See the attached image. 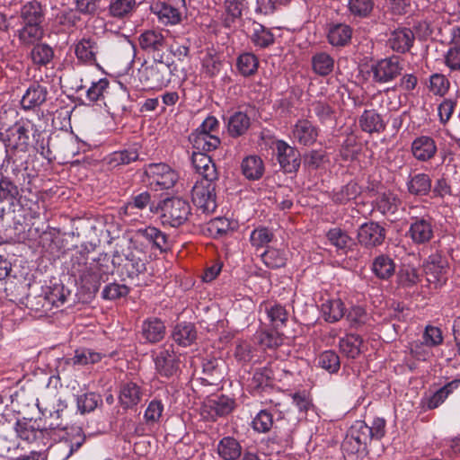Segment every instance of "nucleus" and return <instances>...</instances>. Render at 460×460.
<instances>
[{
  "label": "nucleus",
  "instance_id": "obj_55",
  "mask_svg": "<svg viewBox=\"0 0 460 460\" xmlns=\"http://www.w3.org/2000/svg\"><path fill=\"white\" fill-rule=\"evenodd\" d=\"M136 0H112L109 5V13L112 17H128L136 8Z\"/></svg>",
  "mask_w": 460,
  "mask_h": 460
},
{
  "label": "nucleus",
  "instance_id": "obj_42",
  "mask_svg": "<svg viewBox=\"0 0 460 460\" xmlns=\"http://www.w3.org/2000/svg\"><path fill=\"white\" fill-rule=\"evenodd\" d=\"M362 338L358 334H347L339 341L341 352L349 358H356L361 353Z\"/></svg>",
  "mask_w": 460,
  "mask_h": 460
},
{
  "label": "nucleus",
  "instance_id": "obj_46",
  "mask_svg": "<svg viewBox=\"0 0 460 460\" xmlns=\"http://www.w3.org/2000/svg\"><path fill=\"white\" fill-rule=\"evenodd\" d=\"M311 63L313 71L320 76L330 75L334 68L333 58L323 51L313 55Z\"/></svg>",
  "mask_w": 460,
  "mask_h": 460
},
{
  "label": "nucleus",
  "instance_id": "obj_7",
  "mask_svg": "<svg viewBox=\"0 0 460 460\" xmlns=\"http://www.w3.org/2000/svg\"><path fill=\"white\" fill-rule=\"evenodd\" d=\"M144 173L148 178L149 185L155 190H168L173 187L178 180V173L164 163L146 165Z\"/></svg>",
  "mask_w": 460,
  "mask_h": 460
},
{
  "label": "nucleus",
  "instance_id": "obj_26",
  "mask_svg": "<svg viewBox=\"0 0 460 460\" xmlns=\"http://www.w3.org/2000/svg\"><path fill=\"white\" fill-rule=\"evenodd\" d=\"M98 45L94 39L90 37L82 38L75 48V53L77 59L84 64L93 65L96 63V55L98 54Z\"/></svg>",
  "mask_w": 460,
  "mask_h": 460
},
{
  "label": "nucleus",
  "instance_id": "obj_11",
  "mask_svg": "<svg viewBox=\"0 0 460 460\" xmlns=\"http://www.w3.org/2000/svg\"><path fill=\"white\" fill-rule=\"evenodd\" d=\"M17 432L11 422L0 424V456L11 459L22 458L27 460L25 455L19 453Z\"/></svg>",
  "mask_w": 460,
  "mask_h": 460
},
{
  "label": "nucleus",
  "instance_id": "obj_50",
  "mask_svg": "<svg viewBox=\"0 0 460 460\" xmlns=\"http://www.w3.org/2000/svg\"><path fill=\"white\" fill-rule=\"evenodd\" d=\"M69 295L70 291L66 289L64 287V285H54L53 287L49 288L48 290L45 292V304L43 305V306L49 305L51 306L59 307L66 303V298Z\"/></svg>",
  "mask_w": 460,
  "mask_h": 460
},
{
  "label": "nucleus",
  "instance_id": "obj_49",
  "mask_svg": "<svg viewBox=\"0 0 460 460\" xmlns=\"http://www.w3.org/2000/svg\"><path fill=\"white\" fill-rule=\"evenodd\" d=\"M152 201L151 194L148 191H142L131 195L127 203L121 208L125 215L135 214V209L143 210L147 208Z\"/></svg>",
  "mask_w": 460,
  "mask_h": 460
},
{
  "label": "nucleus",
  "instance_id": "obj_10",
  "mask_svg": "<svg viewBox=\"0 0 460 460\" xmlns=\"http://www.w3.org/2000/svg\"><path fill=\"white\" fill-rule=\"evenodd\" d=\"M271 145L280 167L286 172H296L299 169L300 154L296 147L280 139H273Z\"/></svg>",
  "mask_w": 460,
  "mask_h": 460
},
{
  "label": "nucleus",
  "instance_id": "obj_30",
  "mask_svg": "<svg viewBox=\"0 0 460 460\" xmlns=\"http://www.w3.org/2000/svg\"><path fill=\"white\" fill-rule=\"evenodd\" d=\"M22 155H13V160L8 159V155H5L1 169L8 175V169L11 168V173L15 178L18 184L21 183V177L25 181L26 177H29L27 172V161Z\"/></svg>",
  "mask_w": 460,
  "mask_h": 460
},
{
  "label": "nucleus",
  "instance_id": "obj_52",
  "mask_svg": "<svg viewBox=\"0 0 460 460\" xmlns=\"http://www.w3.org/2000/svg\"><path fill=\"white\" fill-rule=\"evenodd\" d=\"M264 264L270 269H279L284 267L287 263V253L283 250L269 248L261 254Z\"/></svg>",
  "mask_w": 460,
  "mask_h": 460
},
{
  "label": "nucleus",
  "instance_id": "obj_53",
  "mask_svg": "<svg viewBox=\"0 0 460 460\" xmlns=\"http://www.w3.org/2000/svg\"><path fill=\"white\" fill-rule=\"evenodd\" d=\"M20 195L18 184L9 175H3L0 179V201L13 202Z\"/></svg>",
  "mask_w": 460,
  "mask_h": 460
},
{
  "label": "nucleus",
  "instance_id": "obj_20",
  "mask_svg": "<svg viewBox=\"0 0 460 460\" xmlns=\"http://www.w3.org/2000/svg\"><path fill=\"white\" fill-rule=\"evenodd\" d=\"M438 148L435 140L429 136L416 137L411 146L412 156L419 162H428L437 154Z\"/></svg>",
  "mask_w": 460,
  "mask_h": 460
},
{
  "label": "nucleus",
  "instance_id": "obj_13",
  "mask_svg": "<svg viewBox=\"0 0 460 460\" xmlns=\"http://www.w3.org/2000/svg\"><path fill=\"white\" fill-rule=\"evenodd\" d=\"M138 42L140 48L145 52L153 56L154 60H157V58H164L167 41L162 31L156 30H146L139 35Z\"/></svg>",
  "mask_w": 460,
  "mask_h": 460
},
{
  "label": "nucleus",
  "instance_id": "obj_3",
  "mask_svg": "<svg viewBox=\"0 0 460 460\" xmlns=\"http://www.w3.org/2000/svg\"><path fill=\"white\" fill-rule=\"evenodd\" d=\"M3 143L5 147V155L8 159L13 160V155H22L29 150L30 129L24 122H15L4 131Z\"/></svg>",
  "mask_w": 460,
  "mask_h": 460
},
{
  "label": "nucleus",
  "instance_id": "obj_22",
  "mask_svg": "<svg viewBox=\"0 0 460 460\" xmlns=\"http://www.w3.org/2000/svg\"><path fill=\"white\" fill-rule=\"evenodd\" d=\"M152 12L164 25H176L182 20V12L166 2H157L151 6Z\"/></svg>",
  "mask_w": 460,
  "mask_h": 460
},
{
  "label": "nucleus",
  "instance_id": "obj_4",
  "mask_svg": "<svg viewBox=\"0 0 460 460\" xmlns=\"http://www.w3.org/2000/svg\"><path fill=\"white\" fill-rule=\"evenodd\" d=\"M153 360L156 373L167 379L177 376L181 372V360L173 345H164L153 352Z\"/></svg>",
  "mask_w": 460,
  "mask_h": 460
},
{
  "label": "nucleus",
  "instance_id": "obj_18",
  "mask_svg": "<svg viewBox=\"0 0 460 460\" xmlns=\"http://www.w3.org/2000/svg\"><path fill=\"white\" fill-rule=\"evenodd\" d=\"M191 163L200 180L218 181V172L212 158L202 152H193Z\"/></svg>",
  "mask_w": 460,
  "mask_h": 460
},
{
  "label": "nucleus",
  "instance_id": "obj_62",
  "mask_svg": "<svg viewBox=\"0 0 460 460\" xmlns=\"http://www.w3.org/2000/svg\"><path fill=\"white\" fill-rule=\"evenodd\" d=\"M349 13L359 18L367 17L374 8L373 0H349Z\"/></svg>",
  "mask_w": 460,
  "mask_h": 460
},
{
  "label": "nucleus",
  "instance_id": "obj_15",
  "mask_svg": "<svg viewBox=\"0 0 460 460\" xmlns=\"http://www.w3.org/2000/svg\"><path fill=\"white\" fill-rule=\"evenodd\" d=\"M408 235L416 244L429 243L434 235V225L429 217H413L408 230Z\"/></svg>",
  "mask_w": 460,
  "mask_h": 460
},
{
  "label": "nucleus",
  "instance_id": "obj_63",
  "mask_svg": "<svg viewBox=\"0 0 460 460\" xmlns=\"http://www.w3.org/2000/svg\"><path fill=\"white\" fill-rule=\"evenodd\" d=\"M420 280L417 270L411 266H403L397 274V281L402 288H411Z\"/></svg>",
  "mask_w": 460,
  "mask_h": 460
},
{
  "label": "nucleus",
  "instance_id": "obj_54",
  "mask_svg": "<svg viewBox=\"0 0 460 460\" xmlns=\"http://www.w3.org/2000/svg\"><path fill=\"white\" fill-rule=\"evenodd\" d=\"M326 237L330 243L338 250L345 251L352 244V238L346 231L339 227L331 228L327 232Z\"/></svg>",
  "mask_w": 460,
  "mask_h": 460
},
{
  "label": "nucleus",
  "instance_id": "obj_6",
  "mask_svg": "<svg viewBox=\"0 0 460 460\" xmlns=\"http://www.w3.org/2000/svg\"><path fill=\"white\" fill-rule=\"evenodd\" d=\"M170 66L157 58L150 66H143L138 71V78L144 88L161 89L170 82Z\"/></svg>",
  "mask_w": 460,
  "mask_h": 460
},
{
  "label": "nucleus",
  "instance_id": "obj_28",
  "mask_svg": "<svg viewBox=\"0 0 460 460\" xmlns=\"http://www.w3.org/2000/svg\"><path fill=\"white\" fill-rule=\"evenodd\" d=\"M396 264L387 254L376 256L371 265L373 274L381 280L390 279L395 273Z\"/></svg>",
  "mask_w": 460,
  "mask_h": 460
},
{
  "label": "nucleus",
  "instance_id": "obj_16",
  "mask_svg": "<svg viewBox=\"0 0 460 460\" xmlns=\"http://www.w3.org/2000/svg\"><path fill=\"white\" fill-rule=\"evenodd\" d=\"M319 135V128L310 120L305 119H298L291 129L293 142L308 146L315 143Z\"/></svg>",
  "mask_w": 460,
  "mask_h": 460
},
{
  "label": "nucleus",
  "instance_id": "obj_27",
  "mask_svg": "<svg viewBox=\"0 0 460 460\" xmlns=\"http://www.w3.org/2000/svg\"><path fill=\"white\" fill-rule=\"evenodd\" d=\"M198 332L192 323L181 322L177 323L172 332V340L181 347H188L197 340Z\"/></svg>",
  "mask_w": 460,
  "mask_h": 460
},
{
  "label": "nucleus",
  "instance_id": "obj_51",
  "mask_svg": "<svg viewBox=\"0 0 460 460\" xmlns=\"http://www.w3.org/2000/svg\"><path fill=\"white\" fill-rule=\"evenodd\" d=\"M361 193V187L356 181H349L332 193V201L338 204H346L355 199Z\"/></svg>",
  "mask_w": 460,
  "mask_h": 460
},
{
  "label": "nucleus",
  "instance_id": "obj_29",
  "mask_svg": "<svg viewBox=\"0 0 460 460\" xmlns=\"http://www.w3.org/2000/svg\"><path fill=\"white\" fill-rule=\"evenodd\" d=\"M358 125L366 133H381L385 129V123L375 110H365L358 118Z\"/></svg>",
  "mask_w": 460,
  "mask_h": 460
},
{
  "label": "nucleus",
  "instance_id": "obj_35",
  "mask_svg": "<svg viewBox=\"0 0 460 460\" xmlns=\"http://www.w3.org/2000/svg\"><path fill=\"white\" fill-rule=\"evenodd\" d=\"M189 140L197 152L205 154L216 150L221 144V140L217 135H204V133H191L189 137Z\"/></svg>",
  "mask_w": 460,
  "mask_h": 460
},
{
  "label": "nucleus",
  "instance_id": "obj_14",
  "mask_svg": "<svg viewBox=\"0 0 460 460\" xmlns=\"http://www.w3.org/2000/svg\"><path fill=\"white\" fill-rule=\"evenodd\" d=\"M274 387L273 372L270 367L257 368L252 376L248 380L247 390L252 395H262L269 393Z\"/></svg>",
  "mask_w": 460,
  "mask_h": 460
},
{
  "label": "nucleus",
  "instance_id": "obj_64",
  "mask_svg": "<svg viewBox=\"0 0 460 460\" xmlns=\"http://www.w3.org/2000/svg\"><path fill=\"white\" fill-rule=\"evenodd\" d=\"M273 425L272 413L269 410H261L252 420V428L261 433H266L270 430Z\"/></svg>",
  "mask_w": 460,
  "mask_h": 460
},
{
  "label": "nucleus",
  "instance_id": "obj_24",
  "mask_svg": "<svg viewBox=\"0 0 460 460\" xmlns=\"http://www.w3.org/2000/svg\"><path fill=\"white\" fill-rule=\"evenodd\" d=\"M31 48V51L28 54L31 64L40 69L49 65L54 58L53 48L46 42H39Z\"/></svg>",
  "mask_w": 460,
  "mask_h": 460
},
{
  "label": "nucleus",
  "instance_id": "obj_12",
  "mask_svg": "<svg viewBox=\"0 0 460 460\" xmlns=\"http://www.w3.org/2000/svg\"><path fill=\"white\" fill-rule=\"evenodd\" d=\"M385 236L386 229L379 223L374 221L362 224L357 232L358 243L367 249H373L382 245Z\"/></svg>",
  "mask_w": 460,
  "mask_h": 460
},
{
  "label": "nucleus",
  "instance_id": "obj_5",
  "mask_svg": "<svg viewBox=\"0 0 460 460\" xmlns=\"http://www.w3.org/2000/svg\"><path fill=\"white\" fill-rule=\"evenodd\" d=\"M160 209L162 223L172 227L183 225L191 214L190 203L180 198L164 199L160 205Z\"/></svg>",
  "mask_w": 460,
  "mask_h": 460
},
{
  "label": "nucleus",
  "instance_id": "obj_19",
  "mask_svg": "<svg viewBox=\"0 0 460 460\" xmlns=\"http://www.w3.org/2000/svg\"><path fill=\"white\" fill-rule=\"evenodd\" d=\"M166 327L164 323L156 317H150L143 321L140 336L145 343H157L165 336Z\"/></svg>",
  "mask_w": 460,
  "mask_h": 460
},
{
  "label": "nucleus",
  "instance_id": "obj_1",
  "mask_svg": "<svg viewBox=\"0 0 460 460\" xmlns=\"http://www.w3.org/2000/svg\"><path fill=\"white\" fill-rule=\"evenodd\" d=\"M109 262L110 257L107 253H101L98 260H93L91 262L87 261L84 254H80L73 260L72 270L78 275L83 287L89 293L95 294L112 272Z\"/></svg>",
  "mask_w": 460,
  "mask_h": 460
},
{
  "label": "nucleus",
  "instance_id": "obj_61",
  "mask_svg": "<svg viewBox=\"0 0 460 460\" xmlns=\"http://www.w3.org/2000/svg\"><path fill=\"white\" fill-rule=\"evenodd\" d=\"M110 82L106 78H102L97 82H93L86 92V96L91 102L103 100L108 93Z\"/></svg>",
  "mask_w": 460,
  "mask_h": 460
},
{
  "label": "nucleus",
  "instance_id": "obj_25",
  "mask_svg": "<svg viewBox=\"0 0 460 460\" xmlns=\"http://www.w3.org/2000/svg\"><path fill=\"white\" fill-rule=\"evenodd\" d=\"M447 261L441 254L435 253L429 256L425 264V272L428 276L433 278V279L429 278V281L444 283L447 279Z\"/></svg>",
  "mask_w": 460,
  "mask_h": 460
},
{
  "label": "nucleus",
  "instance_id": "obj_45",
  "mask_svg": "<svg viewBox=\"0 0 460 460\" xmlns=\"http://www.w3.org/2000/svg\"><path fill=\"white\" fill-rule=\"evenodd\" d=\"M235 66L241 75L249 77L257 72L259 59L253 53L243 52L237 57Z\"/></svg>",
  "mask_w": 460,
  "mask_h": 460
},
{
  "label": "nucleus",
  "instance_id": "obj_33",
  "mask_svg": "<svg viewBox=\"0 0 460 460\" xmlns=\"http://www.w3.org/2000/svg\"><path fill=\"white\" fill-rule=\"evenodd\" d=\"M217 452L223 460H237L242 455V446L234 438L224 437L217 444Z\"/></svg>",
  "mask_w": 460,
  "mask_h": 460
},
{
  "label": "nucleus",
  "instance_id": "obj_40",
  "mask_svg": "<svg viewBox=\"0 0 460 460\" xmlns=\"http://www.w3.org/2000/svg\"><path fill=\"white\" fill-rule=\"evenodd\" d=\"M251 125V119L246 113L236 111L227 120V131L232 137H237L246 133Z\"/></svg>",
  "mask_w": 460,
  "mask_h": 460
},
{
  "label": "nucleus",
  "instance_id": "obj_60",
  "mask_svg": "<svg viewBox=\"0 0 460 460\" xmlns=\"http://www.w3.org/2000/svg\"><path fill=\"white\" fill-rule=\"evenodd\" d=\"M252 43L260 48H267L274 42V35L263 25L257 23L252 35Z\"/></svg>",
  "mask_w": 460,
  "mask_h": 460
},
{
  "label": "nucleus",
  "instance_id": "obj_36",
  "mask_svg": "<svg viewBox=\"0 0 460 460\" xmlns=\"http://www.w3.org/2000/svg\"><path fill=\"white\" fill-rule=\"evenodd\" d=\"M142 398L141 388L133 382L124 384L120 388L119 402L125 409L132 408L138 404Z\"/></svg>",
  "mask_w": 460,
  "mask_h": 460
},
{
  "label": "nucleus",
  "instance_id": "obj_48",
  "mask_svg": "<svg viewBox=\"0 0 460 460\" xmlns=\"http://www.w3.org/2000/svg\"><path fill=\"white\" fill-rule=\"evenodd\" d=\"M264 311L275 329L282 328L288 320V313L285 306L279 304L268 303L264 305Z\"/></svg>",
  "mask_w": 460,
  "mask_h": 460
},
{
  "label": "nucleus",
  "instance_id": "obj_44",
  "mask_svg": "<svg viewBox=\"0 0 460 460\" xmlns=\"http://www.w3.org/2000/svg\"><path fill=\"white\" fill-rule=\"evenodd\" d=\"M400 204L397 195L391 191L378 193L375 200V208L381 214H394Z\"/></svg>",
  "mask_w": 460,
  "mask_h": 460
},
{
  "label": "nucleus",
  "instance_id": "obj_8",
  "mask_svg": "<svg viewBox=\"0 0 460 460\" xmlns=\"http://www.w3.org/2000/svg\"><path fill=\"white\" fill-rule=\"evenodd\" d=\"M218 181L199 180L192 188V201L204 213H213L217 207Z\"/></svg>",
  "mask_w": 460,
  "mask_h": 460
},
{
  "label": "nucleus",
  "instance_id": "obj_38",
  "mask_svg": "<svg viewBox=\"0 0 460 460\" xmlns=\"http://www.w3.org/2000/svg\"><path fill=\"white\" fill-rule=\"evenodd\" d=\"M17 438L28 443H33L45 437L44 430L35 427L31 421L18 420L14 425Z\"/></svg>",
  "mask_w": 460,
  "mask_h": 460
},
{
  "label": "nucleus",
  "instance_id": "obj_43",
  "mask_svg": "<svg viewBox=\"0 0 460 460\" xmlns=\"http://www.w3.org/2000/svg\"><path fill=\"white\" fill-rule=\"evenodd\" d=\"M321 310L326 322L336 323L344 316L346 309L341 299H330L322 304Z\"/></svg>",
  "mask_w": 460,
  "mask_h": 460
},
{
  "label": "nucleus",
  "instance_id": "obj_31",
  "mask_svg": "<svg viewBox=\"0 0 460 460\" xmlns=\"http://www.w3.org/2000/svg\"><path fill=\"white\" fill-rule=\"evenodd\" d=\"M460 385V380L455 379L447 383L444 386L436 391L432 395L422 399L423 407L427 410H433L441 405L446 399Z\"/></svg>",
  "mask_w": 460,
  "mask_h": 460
},
{
  "label": "nucleus",
  "instance_id": "obj_39",
  "mask_svg": "<svg viewBox=\"0 0 460 460\" xmlns=\"http://www.w3.org/2000/svg\"><path fill=\"white\" fill-rule=\"evenodd\" d=\"M241 167L244 177L251 181L261 179L264 173L263 161L258 155L245 157L242 162Z\"/></svg>",
  "mask_w": 460,
  "mask_h": 460
},
{
  "label": "nucleus",
  "instance_id": "obj_32",
  "mask_svg": "<svg viewBox=\"0 0 460 460\" xmlns=\"http://www.w3.org/2000/svg\"><path fill=\"white\" fill-rule=\"evenodd\" d=\"M205 407L209 409L211 418L215 419L229 414L234 407V401L226 395L214 396L207 401Z\"/></svg>",
  "mask_w": 460,
  "mask_h": 460
},
{
  "label": "nucleus",
  "instance_id": "obj_56",
  "mask_svg": "<svg viewBox=\"0 0 460 460\" xmlns=\"http://www.w3.org/2000/svg\"><path fill=\"white\" fill-rule=\"evenodd\" d=\"M273 238L272 231L264 226L255 228L250 234L251 244L256 251L266 247Z\"/></svg>",
  "mask_w": 460,
  "mask_h": 460
},
{
  "label": "nucleus",
  "instance_id": "obj_59",
  "mask_svg": "<svg viewBox=\"0 0 460 460\" xmlns=\"http://www.w3.org/2000/svg\"><path fill=\"white\" fill-rule=\"evenodd\" d=\"M100 402H102V398L95 393H86L78 395L76 399L77 409L82 414L93 411Z\"/></svg>",
  "mask_w": 460,
  "mask_h": 460
},
{
  "label": "nucleus",
  "instance_id": "obj_9",
  "mask_svg": "<svg viewBox=\"0 0 460 460\" xmlns=\"http://www.w3.org/2000/svg\"><path fill=\"white\" fill-rule=\"evenodd\" d=\"M403 70V65L398 56L382 58L371 66L373 80L377 84H386L398 77Z\"/></svg>",
  "mask_w": 460,
  "mask_h": 460
},
{
  "label": "nucleus",
  "instance_id": "obj_23",
  "mask_svg": "<svg viewBox=\"0 0 460 460\" xmlns=\"http://www.w3.org/2000/svg\"><path fill=\"white\" fill-rule=\"evenodd\" d=\"M14 35L21 47L30 48L41 41L45 35V29L44 26L20 24Z\"/></svg>",
  "mask_w": 460,
  "mask_h": 460
},
{
  "label": "nucleus",
  "instance_id": "obj_2",
  "mask_svg": "<svg viewBox=\"0 0 460 460\" xmlns=\"http://www.w3.org/2000/svg\"><path fill=\"white\" fill-rule=\"evenodd\" d=\"M85 436L82 429L74 428L58 441L51 444L46 452V460H66L84 443Z\"/></svg>",
  "mask_w": 460,
  "mask_h": 460
},
{
  "label": "nucleus",
  "instance_id": "obj_37",
  "mask_svg": "<svg viewBox=\"0 0 460 460\" xmlns=\"http://www.w3.org/2000/svg\"><path fill=\"white\" fill-rule=\"evenodd\" d=\"M352 30L344 23H337L330 26L328 31V41L334 47L346 46L351 40Z\"/></svg>",
  "mask_w": 460,
  "mask_h": 460
},
{
  "label": "nucleus",
  "instance_id": "obj_58",
  "mask_svg": "<svg viewBox=\"0 0 460 460\" xmlns=\"http://www.w3.org/2000/svg\"><path fill=\"white\" fill-rule=\"evenodd\" d=\"M318 366L331 374L337 373L341 367L339 355L333 350H325L317 359Z\"/></svg>",
  "mask_w": 460,
  "mask_h": 460
},
{
  "label": "nucleus",
  "instance_id": "obj_17",
  "mask_svg": "<svg viewBox=\"0 0 460 460\" xmlns=\"http://www.w3.org/2000/svg\"><path fill=\"white\" fill-rule=\"evenodd\" d=\"M45 7L40 2L33 0L23 4L20 10V24L44 26Z\"/></svg>",
  "mask_w": 460,
  "mask_h": 460
},
{
  "label": "nucleus",
  "instance_id": "obj_47",
  "mask_svg": "<svg viewBox=\"0 0 460 460\" xmlns=\"http://www.w3.org/2000/svg\"><path fill=\"white\" fill-rule=\"evenodd\" d=\"M138 159V152L136 147H130L128 149L116 151L105 157V161L108 165L111 168H115L119 165L128 164Z\"/></svg>",
  "mask_w": 460,
  "mask_h": 460
},
{
  "label": "nucleus",
  "instance_id": "obj_57",
  "mask_svg": "<svg viewBox=\"0 0 460 460\" xmlns=\"http://www.w3.org/2000/svg\"><path fill=\"white\" fill-rule=\"evenodd\" d=\"M342 451L347 460H358V454L366 450V446L349 433L342 443Z\"/></svg>",
  "mask_w": 460,
  "mask_h": 460
},
{
  "label": "nucleus",
  "instance_id": "obj_21",
  "mask_svg": "<svg viewBox=\"0 0 460 460\" xmlns=\"http://www.w3.org/2000/svg\"><path fill=\"white\" fill-rule=\"evenodd\" d=\"M414 40V33L410 28H398L391 32L388 46L394 51L403 54L411 49Z\"/></svg>",
  "mask_w": 460,
  "mask_h": 460
},
{
  "label": "nucleus",
  "instance_id": "obj_34",
  "mask_svg": "<svg viewBox=\"0 0 460 460\" xmlns=\"http://www.w3.org/2000/svg\"><path fill=\"white\" fill-rule=\"evenodd\" d=\"M47 94L46 87L38 84H31L23 94L21 104L24 110H31L41 105L46 101Z\"/></svg>",
  "mask_w": 460,
  "mask_h": 460
},
{
  "label": "nucleus",
  "instance_id": "obj_41",
  "mask_svg": "<svg viewBox=\"0 0 460 460\" xmlns=\"http://www.w3.org/2000/svg\"><path fill=\"white\" fill-rule=\"evenodd\" d=\"M431 179L423 172L417 173L407 181V190L414 196H426L431 190Z\"/></svg>",
  "mask_w": 460,
  "mask_h": 460
}]
</instances>
